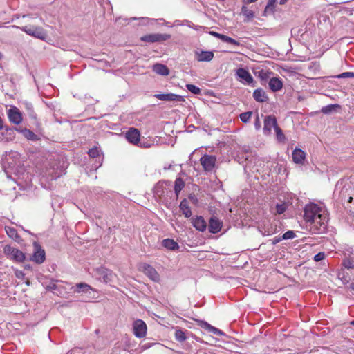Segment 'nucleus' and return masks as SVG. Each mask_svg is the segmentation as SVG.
<instances>
[{"mask_svg": "<svg viewBox=\"0 0 354 354\" xmlns=\"http://www.w3.org/2000/svg\"><path fill=\"white\" fill-rule=\"evenodd\" d=\"M186 88L189 91H190L193 94L199 95L201 93L200 88L194 84H186Z\"/></svg>", "mask_w": 354, "mask_h": 354, "instance_id": "nucleus-34", "label": "nucleus"}, {"mask_svg": "<svg viewBox=\"0 0 354 354\" xmlns=\"http://www.w3.org/2000/svg\"><path fill=\"white\" fill-rule=\"evenodd\" d=\"M139 270L147 275L151 280L157 281L159 279V275L156 270L147 263H140Z\"/></svg>", "mask_w": 354, "mask_h": 354, "instance_id": "nucleus-9", "label": "nucleus"}, {"mask_svg": "<svg viewBox=\"0 0 354 354\" xmlns=\"http://www.w3.org/2000/svg\"><path fill=\"white\" fill-rule=\"evenodd\" d=\"M18 131L22 133V135L26 138L28 140H37V136L32 131L28 129H18Z\"/></svg>", "mask_w": 354, "mask_h": 354, "instance_id": "nucleus-27", "label": "nucleus"}, {"mask_svg": "<svg viewBox=\"0 0 354 354\" xmlns=\"http://www.w3.org/2000/svg\"><path fill=\"white\" fill-rule=\"evenodd\" d=\"M133 334L136 337L142 338L145 337L147 334V325L141 319H137L133 324Z\"/></svg>", "mask_w": 354, "mask_h": 354, "instance_id": "nucleus-6", "label": "nucleus"}, {"mask_svg": "<svg viewBox=\"0 0 354 354\" xmlns=\"http://www.w3.org/2000/svg\"><path fill=\"white\" fill-rule=\"evenodd\" d=\"M193 226L198 231L203 232L207 227L206 222L202 216L193 218L192 221Z\"/></svg>", "mask_w": 354, "mask_h": 354, "instance_id": "nucleus-18", "label": "nucleus"}, {"mask_svg": "<svg viewBox=\"0 0 354 354\" xmlns=\"http://www.w3.org/2000/svg\"><path fill=\"white\" fill-rule=\"evenodd\" d=\"M48 289H50V290H55L56 288V285L55 283H50L48 286Z\"/></svg>", "mask_w": 354, "mask_h": 354, "instance_id": "nucleus-50", "label": "nucleus"}, {"mask_svg": "<svg viewBox=\"0 0 354 354\" xmlns=\"http://www.w3.org/2000/svg\"><path fill=\"white\" fill-rule=\"evenodd\" d=\"M282 237H275L273 240H272V243L274 245V244H277V243H279V241H281L282 240Z\"/></svg>", "mask_w": 354, "mask_h": 354, "instance_id": "nucleus-49", "label": "nucleus"}, {"mask_svg": "<svg viewBox=\"0 0 354 354\" xmlns=\"http://www.w3.org/2000/svg\"><path fill=\"white\" fill-rule=\"evenodd\" d=\"M125 138L129 142L136 145L140 140V132L136 128H130L126 133Z\"/></svg>", "mask_w": 354, "mask_h": 354, "instance_id": "nucleus-15", "label": "nucleus"}, {"mask_svg": "<svg viewBox=\"0 0 354 354\" xmlns=\"http://www.w3.org/2000/svg\"><path fill=\"white\" fill-rule=\"evenodd\" d=\"M222 227V223L216 217L210 218L209 222V231L211 233L215 234L218 232Z\"/></svg>", "mask_w": 354, "mask_h": 354, "instance_id": "nucleus-17", "label": "nucleus"}, {"mask_svg": "<svg viewBox=\"0 0 354 354\" xmlns=\"http://www.w3.org/2000/svg\"><path fill=\"white\" fill-rule=\"evenodd\" d=\"M257 0H243V2L245 3V4H248V3H254V2H256Z\"/></svg>", "mask_w": 354, "mask_h": 354, "instance_id": "nucleus-51", "label": "nucleus"}, {"mask_svg": "<svg viewBox=\"0 0 354 354\" xmlns=\"http://www.w3.org/2000/svg\"><path fill=\"white\" fill-rule=\"evenodd\" d=\"M342 266L348 270L353 269L354 268V263L353 261H352L350 259H345L342 262Z\"/></svg>", "mask_w": 354, "mask_h": 354, "instance_id": "nucleus-37", "label": "nucleus"}, {"mask_svg": "<svg viewBox=\"0 0 354 354\" xmlns=\"http://www.w3.org/2000/svg\"><path fill=\"white\" fill-rule=\"evenodd\" d=\"M337 78H346V77H353L354 78V73L353 72H344L337 76Z\"/></svg>", "mask_w": 354, "mask_h": 354, "instance_id": "nucleus-44", "label": "nucleus"}, {"mask_svg": "<svg viewBox=\"0 0 354 354\" xmlns=\"http://www.w3.org/2000/svg\"><path fill=\"white\" fill-rule=\"evenodd\" d=\"M276 127H278L276 118L274 116L268 115L264 119V127L263 133L265 135H270L272 129H276Z\"/></svg>", "mask_w": 354, "mask_h": 354, "instance_id": "nucleus-10", "label": "nucleus"}, {"mask_svg": "<svg viewBox=\"0 0 354 354\" xmlns=\"http://www.w3.org/2000/svg\"><path fill=\"white\" fill-rule=\"evenodd\" d=\"M88 154L91 158L97 157L100 154V151L97 147H93L88 151Z\"/></svg>", "mask_w": 354, "mask_h": 354, "instance_id": "nucleus-42", "label": "nucleus"}, {"mask_svg": "<svg viewBox=\"0 0 354 354\" xmlns=\"http://www.w3.org/2000/svg\"><path fill=\"white\" fill-rule=\"evenodd\" d=\"M3 128V121L1 120V118H0V129H1Z\"/></svg>", "mask_w": 354, "mask_h": 354, "instance_id": "nucleus-55", "label": "nucleus"}, {"mask_svg": "<svg viewBox=\"0 0 354 354\" xmlns=\"http://www.w3.org/2000/svg\"><path fill=\"white\" fill-rule=\"evenodd\" d=\"M292 159L295 163L301 164L305 159V153L300 149H295L292 151Z\"/></svg>", "mask_w": 354, "mask_h": 354, "instance_id": "nucleus-22", "label": "nucleus"}, {"mask_svg": "<svg viewBox=\"0 0 354 354\" xmlns=\"http://www.w3.org/2000/svg\"><path fill=\"white\" fill-rule=\"evenodd\" d=\"M8 116L10 121L15 124H19L22 121V115L19 110L12 106L8 111Z\"/></svg>", "mask_w": 354, "mask_h": 354, "instance_id": "nucleus-13", "label": "nucleus"}, {"mask_svg": "<svg viewBox=\"0 0 354 354\" xmlns=\"http://www.w3.org/2000/svg\"><path fill=\"white\" fill-rule=\"evenodd\" d=\"M260 76H261V77H266L267 75H266V73H264V72H261V73H260Z\"/></svg>", "mask_w": 354, "mask_h": 354, "instance_id": "nucleus-54", "label": "nucleus"}, {"mask_svg": "<svg viewBox=\"0 0 354 354\" xmlns=\"http://www.w3.org/2000/svg\"><path fill=\"white\" fill-rule=\"evenodd\" d=\"M221 40H222L224 42L231 44L232 45L237 46L241 45V44L239 41H237L236 40L231 38L230 37L225 35H222Z\"/></svg>", "mask_w": 354, "mask_h": 354, "instance_id": "nucleus-32", "label": "nucleus"}, {"mask_svg": "<svg viewBox=\"0 0 354 354\" xmlns=\"http://www.w3.org/2000/svg\"><path fill=\"white\" fill-rule=\"evenodd\" d=\"M251 116H252L251 111H247V112L242 113L239 115L241 120L244 123L248 122L251 118Z\"/></svg>", "mask_w": 354, "mask_h": 354, "instance_id": "nucleus-35", "label": "nucleus"}, {"mask_svg": "<svg viewBox=\"0 0 354 354\" xmlns=\"http://www.w3.org/2000/svg\"><path fill=\"white\" fill-rule=\"evenodd\" d=\"M152 68L153 72L160 75L166 76L169 73V68L162 64H156L153 66Z\"/></svg>", "mask_w": 354, "mask_h": 354, "instance_id": "nucleus-21", "label": "nucleus"}, {"mask_svg": "<svg viewBox=\"0 0 354 354\" xmlns=\"http://www.w3.org/2000/svg\"><path fill=\"white\" fill-rule=\"evenodd\" d=\"M201 326L208 332L213 333L216 335H223L224 333L218 328L210 325L207 322H201Z\"/></svg>", "mask_w": 354, "mask_h": 354, "instance_id": "nucleus-24", "label": "nucleus"}, {"mask_svg": "<svg viewBox=\"0 0 354 354\" xmlns=\"http://www.w3.org/2000/svg\"><path fill=\"white\" fill-rule=\"evenodd\" d=\"M76 288L77 292L90 293V290H93V288L89 285L84 283H77Z\"/></svg>", "mask_w": 354, "mask_h": 354, "instance_id": "nucleus-31", "label": "nucleus"}, {"mask_svg": "<svg viewBox=\"0 0 354 354\" xmlns=\"http://www.w3.org/2000/svg\"><path fill=\"white\" fill-rule=\"evenodd\" d=\"M304 218L312 233L322 234L326 232L328 215L325 208L315 203L308 204L304 209Z\"/></svg>", "mask_w": 354, "mask_h": 354, "instance_id": "nucleus-1", "label": "nucleus"}, {"mask_svg": "<svg viewBox=\"0 0 354 354\" xmlns=\"http://www.w3.org/2000/svg\"><path fill=\"white\" fill-rule=\"evenodd\" d=\"M339 106L338 104H330L322 107V112L324 114H328L333 111L336 108H338Z\"/></svg>", "mask_w": 354, "mask_h": 354, "instance_id": "nucleus-33", "label": "nucleus"}, {"mask_svg": "<svg viewBox=\"0 0 354 354\" xmlns=\"http://www.w3.org/2000/svg\"><path fill=\"white\" fill-rule=\"evenodd\" d=\"M200 161L204 170L206 171H210L215 167L216 157L214 156L205 154L201 158Z\"/></svg>", "mask_w": 354, "mask_h": 354, "instance_id": "nucleus-8", "label": "nucleus"}, {"mask_svg": "<svg viewBox=\"0 0 354 354\" xmlns=\"http://www.w3.org/2000/svg\"><path fill=\"white\" fill-rule=\"evenodd\" d=\"M254 127L257 130H259L260 129L261 127V121L259 120V116L257 115V118H256V120L254 121Z\"/></svg>", "mask_w": 354, "mask_h": 354, "instance_id": "nucleus-46", "label": "nucleus"}, {"mask_svg": "<svg viewBox=\"0 0 354 354\" xmlns=\"http://www.w3.org/2000/svg\"><path fill=\"white\" fill-rule=\"evenodd\" d=\"M2 165L4 168L8 167L14 170L21 165L20 154L17 151H10L6 153L2 159Z\"/></svg>", "mask_w": 354, "mask_h": 354, "instance_id": "nucleus-3", "label": "nucleus"}, {"mask_svg": "<svg viewBox=\"0 0 354 354\" xmlns=\"http://www.w3.org/2000/svg\"><path fill=\"white\" fill-rule=\"evenodd\" d=\"M179 207L181 212L186 218H189L192 216V211L188 205V201L186 199L181 201Z\"/></svg>", "mask_w": 354, "mask_h": 354, "instance_id": "nucleus-26", "label": "nucleus"}, {"mask_svg": "<svg viewBox=\"0 0 354 354\" xmlns=\"http://www.w3.org/2000/svg\"><path fill=\"white\" fill-rule=\"evenodd\" d=\"M185 182L180 178H177L175 180L174 192L176 197H178L179 193L185 187Z\"/></svg>", "mask_w": 354, "mask_h": 354, "instance_id": "nucleus-28", "label": "nucleus"}, {"mask_svg": "<svg viewBox=\"0 0 354 354\" xmlns=\"http://www.w3.org/2000/svg\"><path fill=\"white\" fill-rule=\"evenodd\" d=\"M270 88L274 91H278L282 88L283 83L282 81L277 77H272L268 82Z\"/></svg>", "mask_w": 354, "mask_h": 354, "instance_id": "nucleus-20", "label": "nucleus"}, {"mask_svg": "<svg viewBox=\"0 0 354 354\" xmlns=\"http://www.w3.org/2000/svg\"><path fill=\"white\" fill-rule=\"evenodd\" d=\"M27 17H29V15H23L24 18Z\"/></svg>", "mask_w": 354, "mask_h": 354, "instance_id": "nucleus-60", "label": "nucleus"}, {"mask_svg": "<svg viewBox=\"0 0 354 354\" xmlns=\"http://www.w3.org/2000/svg\"><path fill=\"white\" fill-rule=\"evenodd\" d=\"M57 177V176H52V177H51V179H52V180L55 179Z\"/></svg>", "mask_w": 354, "mask_h": 354, "instance_id": "nucleus-58", "label": "nucleus"}, {"mask_svg": "<svg viewBox=\"0 0 354 354\" xmlns=\"http://www.w3.org/2000/svg\"><path fill=\"white\" fill-rule=\"evenodd\" d=\"M236 76L237 80L243 84L250 85L254 82L252 75L243 68H239L236 71Z\"/></svg>", "mask_w": 354, "mask_h": 354, "instance_id": "nucleus-5", "label": "nucleus"}, {"mask_svg": "<svg viewBox=\"0 0 354 354\" xmlns=\"http://www.w3.org/2000/svg\"><path fill=\"white\" fill-rule=\"evenodd\" d=\"M6 232L8 234V235L11 237L12 239H16L17 237H18V235H17V231L14 228H12V227H8L6 229Z\"/></svg>", "mask_w": 354, "mask_h": 354, "instance_id": "nucleus-41", "label": "nucleus"}, {"mask_svg": "<svg viewBox=\"0 0 354 354\" xmlns=\"http://www.w3.org/2000/svg\"><path fill=\"white\" fill-rule=\"evenodd\" d=\"M277 138L279 141H284L285 140V136L283 135L281 129L279 127H276L275 129Z\"/></svg>", "mask_w": 354, "mask_h": 354, "instance_id": "nucleus-40", "label": "nucleus"}, {"mask_svg": "<svg viewBox=\"0 0 354 354\" xmlns=\"http://www.w3.org/2000/svg\"><path fill=\"white\" fill-rule=\"evenodd\" d=\"M274 2H272V1H269L266 8L264 10L265 14H269L274 12Z\"/></svg>", "mask_w": 354, "mask_h": 354, "instance_id": "nucleus-38", "label": "nucleus"}, {"mask_svg": "<svg viewBox=\"0 0 354 354\" xmlns=\"http://www.w3.org/2000/svg\"><path fill=\"white\" fill-rule=\"evenodd\" d=\"M97 273L98 275L102 278L103 281L106 283L111 282L113 281V278L115 277L114 274L112 271L101 267L96 270Z\"/></svg>", "mask_w": 354, "mask_h": 354, "instance_id": "nucleus-14", "label": "nucleus"}, {"mask_svg": "<svg viewBox=\"0 0 354 354\" xmlns=\"http://www.w3.org/2000/svg\"><path fill=\"white\" fill-rule=\"evenodd\" d=\"M350 288L354 291V282L351 283L350 285Z\"/></svg>", "mask_w": 354, "mask_h": 354, "instance_id": "nucleus-53", "label": "nucleus"}, {"mask_svg": "<svg viewBox=\"0 0 354 354\" xmlns=\"http://www.w3.org/2000/svg\"><path fill=\"white\" fill-rule=\"evenodd\" d=\"M2 57H3V55H2V53L0 52V60L2 59Z\"/></svg>", "mask_w": 354, "mask_h": 354, "instance_id": "nucleus-57", "label": "nucleus"}, {"mask_svg": "<svg viewBox=\"0 0 354 354\" xmlns=\"http://www.w3.org/2000/svg\"><path fill=\"white\" fill-rule=\"evenodd\" d=\"M195 57L198 62H210L214 57V53L205 50L196 51Z\"/></svg>", "mask_w": 354, "mask_h": 354, "instance_id": "nucleus-16", "label": "nucleus"}, {"mask_svg": "<svg viewBox=\"0 0 354 354\" xmlns=\"http://www.w3.org/2000/svg\"><path fill=\"white\" fill-rule=\"evenodd\" d=\"M241 14L245 17V21H248L254 17V12L245 6L241 8Z\"/></svg>", "mask_w": 354, "mask_h": 354, "instance_id": "nucleus-29", "label": "nucleus"}, {"mask_svg": "<svg viewBox=\"0 0 354 354\" xmlns=\"http://www.w3.org/2000/svg\"><path fill=\"white\" fill-rule=\"evenodd\" d=\"M253 97L259 102H263L268 100V96L262 88L256 89L253 93Z\"/></svg>", "mask_w": 354, "mask_h": 354, "instance_id": "nucleus-23", "label": "nucleus"}, {"mask_svg": "<svg viewBox=\"0 0 354 354\" xmlns=\"http://www.w3.org/2000/svg\"><path fill=\"white\" fill-rule=\"evenodd\" d=\"M3 252L8 259L17 263L23 262L25 259V254L21 250L10 245L4 246Z\"/></svg>", "mask_w": 354, "mask_h": 354, "instance_id": "nucleus-4", "label": "nucleus"}, {"mask_svg": "<svg viewBox=\"0 0 354 354\" xmlns=\"http://www.w3.org/2000/svg\"><path fill=\"white\" fill-rule=\"evenodd\" d=\"M46 259L45 251L37 243H34V254L31 260L36 263H42Z\"/></svg>", "mask_w": 354, "mask_h": 354, "instance_id": "nucleus-7", "label": "nucleus"}, {"mask_svg": "<svg viewBox=\"0 0 354 354\" xmlns=\"http://www.w3.org/2000/svg\"><path fill=\"white\" fill-rule=\"evenodd\" d=\"M12 27L19 28L27 35L41 40H44L47 37L46 31L41 26H25L23 27H19L17 26H12Z\"/></svg>", "mask_w": 354, "mask_h": 354, "instance_id": "nucleus-2", "label": "nucleus"}, {"mask_svg": "<svg viewBox=\"0 0 354 354\" xmlns=\"http://www.w3.org/2000/svg\"><path fill=\"white\" fill-rule=\"evenodd\" d=\"M154 97L162 101L167 102H184L185 98L183 96L174 94V93H165V94H156Z\"/></svg>", "mask_w": 354, "mask_h": 354, "instance_id": "nucleus-12", "label": "nucleus"}, {"mask_svg": "<svg viewBox=\"0 0 354 354\" xmlns=\"http://www.w3.org/2000/svg\"><path fill=\"white\" fill-rule=\"evenodd\" d=\"M167 185L166 182H159L154 187V193L158 196H161L165 194L164 189Z\"/></svg>", "mask_w": 354, "mask_h": 354, "instance_id": "nucleus-30", "label": "nucleus"}, {"mask_svg": "<svg viewBox=\"0 0 354 354\" xmlns=\"http://www.w3.org/2000/svg\"><path fill=\"white\" fill-rule=\"evenodd\" d=\"M294 237H295V233L291 230L286 232L282 236V239H285V240L292 239Z\"/></svg>", "mask_w": 354, "mask_h": 354, "instance_id": "nucleus-43", "label": "nucleus"}, {"mask_svg": "<svg viewBox=\"0 0 354 354\" xmlns=\"http://www.w3.org/2000/svg\"><path fill=\"white\" fill-rule=\"evenodd\" d=\"M169 38V35L156 33L145 35L141 38V39L144 41L153 43L157 41H166Z\"/></svg>", "mask_w": 354, "mask_h": 354, "instance_id": "nucleus-11", "label": "nucleus"}, {"mask_svg": "<svg viewBox=\"0 0 354 354\" xmlns=\"http://www.w3.org/2000/svg\"><path fill=\"white\" fill-rule=\"evenodd\" d=\"M325 257V254L324 252H319L314 256V260L317 262L323 260Z\"/></svg>", "mask_w": 354, "mask_h": 354, "instance_id": "nucleus-45", "label": "nucleus"}, {"mask_svg": "<svg viewBox=\"0 0 354 354\" xmlns=\"http://www.w3.org/2000/svg\"><path fill=\"white\" fill-rule=\"evenodd\" d=\"M209 34L211 35H213L214 37L218 38V39H221V37L223 35V34H221V33H218V32H214V31H211L209 32Z\"/></svg>", "mask_w": 354, "mask_h": 354, "instance_id": "nucleus-48", "label": "nucleus"}, {"mask_svg": "<svg viewBox=\"0 0 354 354\" xmlns=\"http://www.w3.org/2000/svg\"><path fill=\"white\" fill-rule=\"evenodd\" d=\"M352 199H353L352 197H350L349 201L351 202L352 201Z\"/></svg>", "mask_w": 354, "mask_h": 354, "instance_id": "nucleus-61", "label": "nucleus"}, {"mask_svg": "<svg viewBox=\"0 0 354 354\" xmlns=\"http://www.w3.org/2000/svg\"><path fill=\"white\" fill-rule=\"evenodd\" d=\"M162 245L165 248L170 250H176L179 248L178 243L171 239H165L162 240Z\"/></svg>", "mask_w": 354, "mask_h": 354, "instance_id": "nucleus-25", "label": "nucleus"}, {"mask_svg": "<svg viewBox=\"0 0 354 354\" xmlns=\"http://www.w3.org/2000/svg\"><path fill=\"white\" fill-rule=\"evenodd\" d=\"M261 233L263 236H270L277 232V225L267 222L261 227Z\"/></svg>", "mask_w": 354, "mask_h": 354, "instance_id": "nucleus-19", "label": "nucleus"}, {"mask_svg": "<svg viewBox=\"0 0 354 354\" xmlns=\"http://www.w3.org/2000/svg\"><path fill=\"white\" fill-rule=\"evenodd\" d=\"M15 276L18 278V279H23L25 276V274L22 272V271H20V270H17L15 272Z\"/></svg>", "mask_w": 354, "mask_h": 354, "instance_id": "nucleus-47", "label": "nucleus"}, {"mask_svg": "<svg viewBox=\"0 0 354 354\" xmlns=\"http://www.w3.org/2000/svg\"><path fill=\"white\" fill-rule=\"evenodd\" d=\"M73 351H68V352L67 353H66V354H73Z\"/></svg>", "mask_w": 354, "mask_h": 354, "instance_id": "nucleus-56", "label": "nucleus"}, {"mask_svg": "<svg viewBox=\"0 0 354 354\" xmlns=\"http://www.w3.org/2000/svg\"><path fill=\"white\" fill-rule=\"evenodd\" d=\"M351 325H353V326H354V321H352V322H351Z\"/></svg>", "mask_w": 354, "mask_h": 354, "instance_id": "nucleus-59", "label": "nucleus"}, {"mask_svg": "<svg viewBox=\"0 0 354 354\" xmlns=\"http://www.w3.org/2000/svg\"><path fill=\"white\" fill-rule=\"evenodd\" d=\"M287 209V205L285 203L277 204L276 212L278 214H281L285 212Z\"/></svg>", "mask_w": 354, "mask_h": 354, "instance_id": "nucleus-39", "label": "nucleus"}, {"mask_svg": "<svg viewBox=\"0 0 354 354\" xmlns=\"http://www.w3.org/2000/svg\"><path fill=\"white\" fill-rule=\"evenodd\" d=\"M176 339L179 342H183L186 339L185 333L181 330H176L175 333Z\"/></svg>", "mask_w": 354, "mask_h": 354, "instance_id": "nucleus-36", "label": "nucleus"}, {"mask_svg": "<svg viewBox=\"0 0 354 354\" xmlns=\"http://www.w3.org/2000/svg\"><path fill=\"white\" fill-rule=\"evenodd\" d=\"M26 108L30 110V111H32V106L31 104H26Z\"/></svg>", "mask_w": 354, "mask_h": 354, "instance_id": "nucleus-52", "label": "nucleus"}]
</instances>
